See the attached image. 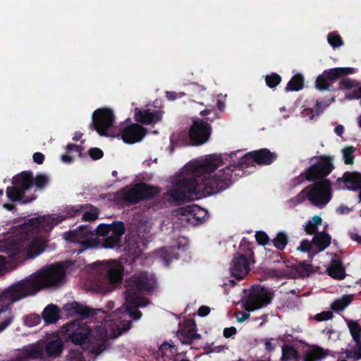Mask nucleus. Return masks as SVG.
Segmentation results:
<instances>
[{"label":"nucleus","mask_w":361,"mask_h":361,"mask_svg":"<svg viewBox=\"0 0 361 361\" xmlns=\"http://www.w3.org/2000/svg\"><path fill=\"white\" fill-rule=\"evenodd\" d=\"M5 265V258L3 256L0 255V273L2 271Z\"/></svg>","instance_id":"nucleus-55"},{"label":"nucleus","mask_w":361,"mask_h":361,"mask_svg":"<svg viewBox=\"0 0 361 361\" xmlns=\"http://www.w3.org/2000/svg\"><path fill=\"white\" fill-rule=\"evenodd\" d=\"M210 309L206 306H202L198 310V314L201 317H205L209 314Z\"/></svg>","instance_id":"nucleus-50"},{"label":"nucleus","mask_w":361,"mask_h":361,"mask_svg":"<svg viewBox=\"0 0 361 361\" xmlns=\"http://www.w3.org/2000/svg\"><path fill=\"white\" fill-rule=\"evenodd\" d=\"M73 159L72 156L63 154L61 156V160L65 163H71Z\"/></svg>","instance_id":"nucleus-51"},{"label":"nucleus","mask_w":361,"mask_h":361,"mask_svg":"<svg viewBox=\"0 0 361 361\" xmlns=\"http://www.w3.org/2000/svg\"><path fill=\"white\" fill-rule=\"evenodd\" d=\"M81 136H82L81 133H76L75 135L73 137V140H78L81 137Z\"/></svg>","instance_id":"nucleus-63"},{"label":"nucleus","mask_w":361,"mask_h":361,"mask_svg":"<svg viewBox=\"0 0 361 361\" xmlns=\"http://www.w3.org/2000/svg\"><path fill=\"white\" fill-rule=\"evenodd\" d=\"M338 209L341 214H345L350 211V209L347 207H340Z\"/></svg>","instance_id":"nucleus-57"},{"label":"nucleus","mask_w":361,"mask_h":361,"mask_svg":"<svg viewBox=\"0 0 361 361\" xmlns=\"http://www.w3.org/2000/svg\"><path fill=\"white\" fill-rule=\"evenodd\" d=\"M155 286L156 281L152 275L141 274L131 279L126 294V304L116 311L119 312V317L123 323L125 319L130 322V317L135 319H140L141 312L136 307L147 305V300L140 297L135 288L138 290H150Z\"/></svg>","instance_id":"nucleus-4"},{"label":"nucleus","mask_w":361,"mask_h":361,"mask_svg":"<svg viewBox=\"0 0 361 361\" xmlns=\"http://www.w3.org/2000/svg\"><path fill=\"white\" fill-rule=\"evenodd\" d=\"M160 190L157 187L145 183L137 184L124 191L125 199L130 202H137L141 200L152 197L158 195Z\"/></svg>","instance_id":"nucleus-12"},{"label":"nucleus","mask_w":361,"mask_h":361,"mask_svg":"<svg viewBox=\"0 0 361 361\" xmlns=\"http://www.w3.org/2000/svg\"><path fill=\"white\" fill-rule=\"evenodd\" d=\"M271 299V295L268 290L262 287L255 288L244 301L243 307L247 312L254 311L269 304Z\"/></svg>","instance_id":"nucleus-11"},{"label":"nucleus","mask_w":361,"mask_h":361,"mask_svg":"<svg viewBox=\"0 0 361 361\" xmlns=\"http://www.w3.org/2000/svg\"><path fill=\"white\" fill-rule=\"evenodd\" d=\"M12 320L13 319L11 315L6 317L4 321L0 322V332L4 331L7 326H8L11 324Z\"/></svg>","instance_id":"nucleus-46"},{"label":"nucleus","mask_w":361,"mask_h":361,"mask_svg":"<svg viewBox=\"0 0 361 361\" xmlns=\"http://www.w3.org/2000/svg\"><path fill=\"white\" fill-rule=\"evenodd\" d=\"M327 354V350H324L319 347H313L305 353L303 361H318L324 357Z\"/></svg>","instance_id":"nucleus-22"},{"label":"nucleus","mask_w":361,"mask_h":361,"mask_svg":"<svg viewBox=\"0 0 361 361\" xmlns=\"http://www.w3.org/2000/svg\"><path fill=\"white\" fill-rule=\"evenodd\" d=\"M303 87V77L300 74L295 75L288 83L286 91H298Z\"/></svg>","instance_id":"nucleus-28"},{"label":"nucleus","mask_w":361,"mask_h":361,"mask_svg":"<svg viewBox=\"0 0 361 361\" xmlns=\"http://www.w3.org/2000/svg\"><path fill=\"white\" fill-rule=\"evenodd\" d=\"M276 159V155L267 149L247 153L243 155L240 152H233L227 155L225 161L231 164L224 169L216 171L224 162L221 155H210L204 159L190 161L181 169V176L176 183L168 186L169 195L176 201L193 199V195H209L218 192L227 183L233 169L246 164L250 160L261 164H269Z\"/></svg>","instance_id":"nucleus-1"},{"label":"nucleus","mask_w":361,"mask_h":361,"mask_svg":"<svg viewBox=\"0 0 361 361\" xmlns=\"http://www.w3.org/2000/svg\"><path fill=\"white\" fill-rule=\"evenodd\" d=\"M98 212L96 208H90L82 214V219L85 221H94L97 218Z\"/></svg>","instance_id":"nucleus-38"},{"label":"nucleus","mask_w":361,"mask_h":361,"mask_svg":"<svg viewBox=\"0 0 361 361\" xmlns=\"http://www.w3.org/2000/svg\"><path fill=\"white\" fill-rule=\"evenodd\" d=\"M332 317H333L332 313L329 311H326V312H323L319 314H317L315 316V318L318 321H325V320L330 319Z\"/></svg>","instance_id":"nucleus-44"},{"label":"nucleus","mask_w":361,"mask_h":361,"mask_svg":"<svg viewBox=\"0 0 361 361\" xmlns=\"http://www.w3.org/2000/svg\"><path fill=\"white\" fill-rule=\"evenodd\" d=\"M359 127L361 128V114L357 118Z\"/></svg>","instance_id":"nucleus-64"},{"label":"nucleus","mask_w":361,"mask_h":361,"mask_svg":"<svg viewBox=\"0 0 361 361\" xmlns=\"http://www.w3.org/2000/svg\"><path fill=\"white\" fill-rule=\"evenodd\" d=\"M322 106H321V104L320 103H317V105H316V107H315V111L317 112H319L321 111L322 109Z\"/></svg>","instance_id":"nucleus-62"},{"label":"nucleus","mask_w":361,"mask_h":361,"mask_svg":"<svg viewBox=\"0 0 361 361\" xmlns=\"http://www.w3.org/2000/svg\"><path fill=\"white\" fill-rule=\"evenodd\" d=\"M32 178L27 172H23L13 179V187H8L6 195L11 201H22L25 203L30 202L35 197L26 198L25 192L32 185Z\"/></svg>","instance_id":"nucleus-7"},{"label":"nucleus","mask_w":361,"mask_h":361,"mask_svg":"<svg viewBox=\"0 0 361 361\" xmlns=\"http://www.w3.org/2000/svg\"><path fill=\"white\" fill-rule=\"evenodd\" d=\"M351 238L359 243H361V236L357 233H353L351 235Z\"/></svg>","instance_id":"nucleus-54"},{"label":"nucleus","mask_w":361,"mask_h":361,"mask_svg":"<svg viewBox=\"0 0 361 361\" xmlns=\"http://www.w3.org/2000/svg\"><path fill=\"white\" fill-rule=\"evenodd\" d=\"M344 184L348 190H357L361 188V174L349 173L345 176Z\"/></svg>","instance_id":"nucleus-24"},{"label":"nucleus","mask_w":361,"mask_h":361,"mask_svg":"<svg viewBox=\"0 0 361 361\" xmlns=\"http://www.w3.org/2000/svg\"><path fill=\"white\" fill-rule=\"evenodd\" d=\"M313 239L314 245L317 247L315 252L324 250L331 243V237L324 232L316 234Z\"/></svg>","instance_id":"nucleus-23"},{"label":"nucleus","mask_w":361,"mask_h":361,"mask_svg":"<svg viewBox=\"0 0 361 361\" xmlns=\"http://www.w3.org/2000/svg\"><path fill=\"white\" fill-rule=\"evenodd\" d=\"M66 311L68 312L70 314H73L74 313H82L80 310V307L77 303H71L68 304L65 306Z\"/></svg>","instance_id":"nucleus-42"},{"label":"nucleus","mask_w":361,"mask_h":361,"mask_svg":"<svg viewBox=\"0 0 361 361\" xmlns=\"http://www.w3.org/2000/svg\"><path fill=\"white\" fill-rule=\"evenodd\" d=\"M64 275V269L59 264H53L41 269L0 294V312L13 302L33 295L40 289L61 285L63 281Z\"/></svg>","instance_id":"nucleus-2"},{"label":"nucleus","mask_w":361,"mask_h":361,"mask_svg":"<svg viewBox=\"0 0 361 361\" xmlns=\"http://www.w3.org/2000/svg\"><path fill=\"white\" fill-rule=\"evenodd\" d=\"M67 149L68 152L72 149H75L76 151H78V147L75 145H68L67 146Z\"/></svg>","instance_id":"nucleus-59"},{"label":"nucleus","mask_w":361,"mask_h":361,"mask_svg":"<svg viewBox=\"0 0 361 361\" xmlns=\"http://www.w3.org/2000/svg\"><path fill=\"white\" fill-rule=\"evenodd\" d=\"M281 82V77L277 74H271L266 77V82L270 87H274Z\"/></svg>","instance_id":"nucleus-40"},{"label":"nucleus","mask_w":361,"mask_h":361,"mask_svg":"<svg viewBox=\"0 0 361 361\" xmlns=\"http://www.w3.org/2000/svg\"><path fill=\"white\" fill-rule=\"evenodd\" d=\"M328 42L334 48L343 44V42L340 36L335 33H331L329 35Z\"/></svg>","instance_id":"nucleus-39"},{"label":"nucleus","mask_w":361,"mask_h":361,"mask_svg":"<svg viewBox=\"0 0 361 361\" xmlns=\"http://www.w3.org/2000/svg\"><path fill=\"white\" fill-rule=\"evenodd\" d=\"M297 250L303 252H309L312 255L318 253L319 252H315L317 250V247L314 245V239L312 242L304 240L301 241L300 245L297 247Z\"/></svg>","instance_id":"nucleus-30"},{"label":"nucleus","mask_w":361,"mask_h":361,"mask_svg":"<svg viewBox=\"0 0 361 361\" xmlns=\"http://www.w3.org/2000/svg\"><path fill=\"white\" fill-rule=\"evenodd\" d=\"M103 271L105 273L106 287L102 289L104 292H109L116 288L122 281L123 276V267L118 261H107L103 264Z\"/></svg>","instance_id":"nucleus-10"},{"label":"nucleus","mask_w":361,"mask_h":361,"mask_svg":"<svg viewBox=\"0 0 361 361\" xmlns=\"http://www.w3.org/2000/svg\"><path fill=\"white\" fill-rule=\"evenodd\" d=\"M3 207L8 210H11L13 208V206L10 204H4Z\"/></svg>","instance_id":"nucleus-61"},{"label":"nucleus","mask_w":361,"mask_h":361,"mask_svg":"<svg viewBox=\"0 0 361 361\" xmlns=\"http://www.w3.org/2000/svg\"><path fill=\"white\" fill-rule=\"evenodd\" d=\"M75 213L76 211L69 210L66 213L59 215L42 216L37 219H32L20 227V232L23 234H27L28 231L32 232L34 230L49 231L51 230L55 225H57L66 218L74 216Z\"/></svg>","instance_id":"nucleus-6"},{"label":"nucleus","mask_w":361,"mask_h":361,"mask_svg":"<svg viewBox=\"0 0 361 361\" xmlns=\"http://www.w3.org/2000/svg\"><path fill=\"white\" fill-rule=\"evenodd\" d=\"M26 355L30 358H38L42 357L43 355V350L41 346L38 345H31L26 350Z\"/></svg>","instance_id":"nucleus-33"},{"label":"nucleus","mask_w":361,"mask_h":361,"mask_svg":"<svg viewBox=\"0 0 361 361\" xmlns=\"http://www.w3.org/2000/svg\"><path fill=\"white\" fill-rule=\"evenodd\" d=\"M135 119L145 124L156 123L161 119V115L159 112H151L149 110L140 111L135 109Z\"/></svg>","instance_id":"nucleus-20"},{"label":"nucleus","mask_w":361,"mask_h":361,"mask_svg":"<svg viewBox=\"0 0 361 361\" xmlns=\"http://www.w3.org/2000/svg\"><path fill=\"white\" fill-rule=\"evenodd\" d=\"M236 333V329L234 327L226 328L224 330V335L225 337H230Z\"/></svg>","instance_id":"nucleus-49"},{"label":"nucleus","mask_w":361,"mask_h":361,"mask_svg":"<svg viewBox=\"0 0 361 361\" xmlns=\"http://www.w3.org/2000/svg\"><path fill=\"white\" fill-rule=\"evenodd\" d=\"M331 170V160L326 157H320L318 161L309 169L306 177L307 180L312 181L327 176Z\"/></svg>","instance_id":"nucleus-16"},{"label":"nucleus","mask_w":361,"mask_h":361,"mask_svg":"<svg viewBox=\"0 0 361 361\" xmlns=\"http://www.w3.org/2000/svg\"><path fill=\"white\" fill-rule=\"evenodd\" d=\"M255 238L257 241L260 245H265L269 240L268 235L264 232L262 231L257 232V233L255 234Z\"/></svg>","instance_id":"nucleus-43"},{"label":"nucleus","mask_w":361,"mask_h":361,"mask_svg":"<svg viewBox=\"0 0 361 361\" xmlns=\"http://www.w3.org/2000/svg\"><path fill=\"white\" fill-rule=\"evenodd\" d=\"M114 116L111 110L99 109L93 114L94 129L100 135H109V130L113 126Z\"/></svg>","instance_id":"nucleus-13"},{"label":"nucleus","mask_w":361,"mask_h":361,"mask_svg":"<svg viewBox=\"0 0 361 361\" xmlns=\"http://www.w3.org/2000/svg\"><path fill=\"white\" fill-rule=\"evenodd\" d=\"M329 276L336 279H342L345 276V270L338 259H333L327 269Z\"/></svg>","instance_id":"nucleus-21"},{"label":"nucleus","mask_w":361,"mask_h":361,"mask_svg":"<svg viewBox=\"0 0 361 361\" xmlns=\"http://www.w3.org/2000/svg\"><path fill=\"white\" fill-rule=\"evenodd\" d=\"M90 156L94 159H100L103 156V152L99 148H93L89 151Z\"/></svg>","instance_id":"nucleus-45"},{"label":"nucleus","mask_w":361,"mask_h":361,"mask_svg":"<svg viewBox=\"0 0 361 361\" xmlns=\"http://www.w3.org/2000/svg\"><path fill=\"white\" fill-rule=\"evenodd\" d=\"M297 357L296 350L291 346L285 345L282 348L283 361H292Z\"/></svg>","instance_id":"nucleus-32"},{"label":"nucleus","mask_w":361,"mask_h":361,"mask_svg":"<svg viewBox=\"0 0 361 361\" xmlns=\"http://www.w3.org/2000/svg\"><path fill=\"white\" fill-rule=\"evenodd\" d=\"M288 241V235L283 231L277 233L276 238L273 240L274 245L279 250H283Z\"/></svg>","instance_id":"nucleus-31"},{"label":"nucleus","mask_w":361,"mask_h":361,"mask_svg":"<svg viewBox=\"0 0 361 361\" xmlns=\"http://www.w3.org/2000/svg\"><path fill=\"white\" fill-rule=\"evenodd\" d=\"M190 138L195 145H201L207 141L210 135V128L207 123L197 119L193 121L190 128Z\"/></svg>","instance_id":"nucleus-17"},{"label":"nucleus","mask_w":361,"mask_h":361,"mask_svg":"<svg viewBox=\"0 0 361 361\" xmlns=\"http://www.w3.org/2000/svg\"><path fill=\"white\" fill-rule=\"evenodd\" d=\"M355 148L349 147L342 150L343 159L346 164H353L354 162L353 153Z\"/></svg>","instance_id":"nucleus-34"},{"label":"nucleus","mask_w":361,"mask_h":361,"mask_svg":"<svg viewBox=\"0 0 361 361\" xmlns=\"http://www.w3.org/2000/svg\"><path fill=\"white\" fill-rule=\"evenodd\" d=\"M360 93H359V92H358V93H356L354 96L348 95V96L346 97V98H347V99H358V98H360V105H361V97H360Z\"/></svg>","instance_id":"nucleus-58"},{"label":"nucleus","mask_w":361,"mask_h":361,"mask_svg":"<svg viewBox=\"0 0 361 361\" xmlns=\"http://www.w3.org/2000/svg\"><path fill=\"white\" fill-rule=\"evenodd\" d=\"M322 219L319 216H314L311 220L307 221L305 226V230L307 234H312L316 232L317 226L321 225Z\"/></svg>","instance_id":"nucleus-29"},{"label":"nucleus","mask_w":361,"mask_h":361,"mask_svg":"<svg viewBox=\"0 0 361 361\" xmlns=\"http://www.w3.org/2000/svg\"><path fill=\"white\" fill-rule=\"evenodd\" d=\"M119 317V312H114L106 319L104 322L97 326L91 333L87 325L75 322L68 324L63 326L70 339L78 344L82 343L89 335L96 340L106 341L121 336L130 328V322Z\"/></svg>","instance_id":"nucleus-3"},{"label":"nucleus","mask_w":361,"mask_h":361,"mask_svg":"<svg viewBox=\"0 0 361 361\" xmlns=\"http://www.w3.org/2000/svg\"><path fill=\"white\" fill-rule=\"evenodd\" d=\"M343 131L344 127L342 125H338L335 128V133L338 135H341L343 133Z\"/></svg>","instance_id":"nucleus-52"},{"label":"nucleus","mask_w":361,"mask_h":361,"mask_svg":"<svg viewBox=\"0 0 361 361\" xmlns=\"http://www.w3.org/2000/svg\"><path fill=\"white\" fill-rule=\"evenodd\" d=\"M339 85L340 88L343 90H350L358 87V84L350 78L343 79Z\"/></svg>","instance_id":"nucleus-36"},{"label":"nucleus","mask_w":361,"mask_h":361,"mask_svg":"<svg viewBox=\"0 0 361 361\" xmlns=\"http://www.w3.org/2000/svg\"><path fill=\"white\" fill-rule=\"evenodd\" d=\"M347 357L349 358H352L355 360H359L361 358V342H356L355 349L353 350H349L347 352Z\"/></svg>","instance_id":"nucleus-37"},{"label":"nucleus","mask_w":361,"mask_h":361,"mask_svg":"<svg viewBox=\"0 0 361 361\" xmlns=\"http://www.w3.org/2000/svg\"><path fill=\"white\" fill-rule=\"evenodd\" d=\"M42 317L46 322L54 323L59 319V310L55 305H49L44 310Z\"/></svg>","instance_id":"nucleus-26"},{"label":"nucleus","mask_w":361,"mask_h":361,"mask_svg":"<svg viewBox=\"0 0 361 361\" xmlns=\"http://www.w3.org/2000/svg\"><path fill=\"white\" fill-rule=\"evenodd\" d=\"M145 135L143 128L137 124H133L124 129L122 133V139L126 143L133 144L140 141Z\"/></svg>","instance_id":"nucleus-19"},{"label":"nucleus","mask_w":361,"mask_h":361,"mask_svg":"<svg viewBox=\"0 0 361 361\" xmlns=\"http://www.w3.org/2000/svg\"><path fill=\"white\" fill-rule=\"evenodd\" d=\"M250 317L249 312H238L235 314L236 319L238 322H243L247 319Z\"/></svg>","instance_id":"nucleus-47"},{"label":"nucleus","mask_w":361,"mask_h":361,"mask_svg":"<svg viewBox=\"0 0 361 361\" xmlns=\"http://www.w3.org/2000/svg\"><path fill=\"white\" fill-rule=\"evenodd\" d=\"M330 185L327 180H323L320 183L316 184L313 188H308L303 190L299 195V197L302 200L305 196L315 206L324 207L331 199V193L329 191Z\"/></svg>","instance_id":"nucleus-8"},{"label":"nucleus","mask_w":361,"mask_h":361,"mask_svg":"<svg viewBox=\"0 0 361 361\" xmlns=\"http://www.w3.org/2000/svg\"><path fill=\"white\" fill-rule=\"evenodd\" d=\"M231 274L237 279H243L250 271V264L247 258L238 255L234 257L231 265Z\"/></svg>","instance_id":"nucleus-18"},{"label":"nucleus","mask_w":361,"mask_h":361,"mask_svg":"<svg viewBox=\"0 0 361 361\" xmlns=\"http://www.w3.org/2000/svg\"><path fill=\"white\" fill-rule=\"evenodd\" d=\"M30 319H33V320H34L35 324H37V323L39 322V320H40L39 317L38 316H36V315H32V316H30Z\"/></svg>","instance_id":"nucleus-60"},{"label":"nucleus","mask_w":361,"mask_h":361,"mask_svg":"<svg viewBox=\"0 0 361 361\" xmlns=\"http://www.w3.org/2000/svg\"><path fill=\"white\" fill-rule=\"evenodd\" d=\"M44 155L40 152H35L33 154V160L38 164H42L44 161Z\"/></svg>","instance_id":"nucleus-48"},{"label":"nucleus","mask_w":361,"mask_h":361,"mask_svg":"<svg viewBox=\"0 0 361 361\" xmlns=\"http://www.w3.org/2000/svg\"><path fill=\"white\" fill-rule=\"evenodd\" d=\"M63 349V341L60 338L49 341L46 345V353L49 356L59 355Z\"/></svg>","instance_id":"nucleus-25"},{"label":"nucleus","mask_w":361,"mask_h":361,"mask_svg":"<svg viewBox=\"0 0 361 361\" xmlns=\"http://www.w3.org/2000/svg\"><path fill=\"white\" fill-rule=\"evenodd\" d=\"M353 297L352 295H346L335 300L331 305L332 310L337 312L343 310L351 302Z\"/></svg>","instance_id":"nucleus-27"},{"label":"nucleus","mask_w":361,"mask_h":361,"mask_svg":"<svg viewBox=\"0 0 361 361\" xmlns=\"http://www.w3.org/2000/svg\"><path fill=\"white\" fill-rule=\"evenodd\" d=\"M348 327L350 329V334L353 337L355 342H359L361 339L360 336V327L357 323L354 322H350L348 323Z\"/></svg>","instance_id":"nucleus-35"},{"label":"nucleus","mask_w":361,"mask_h":361,"mask_svg":"<svg viewBox=\"0 0 361 361\" xmlns=\"http://www.w3.org/2000/svg\"><path fill=\"white\" fill-rule=\"evenodd\" d=\"M166 95L168 99L173 100L176 99V93L172 92H167Z\"/></svg>","instance_id":"nucleus-53"},{"label":"nucleus","mask_w":361,"mask_h":361,"mask_svg":"<svg viewBox=\"0 0 361 361\" xmlns=\"http://www.w3.org/2000/svg\"><path fill=\"white\" fill-rule=\"evenodd\" d=\"M44 240L37 237L23 238L14 236L0 240V250L6 253L9 257L17 255L23 248L27 257L32 258L39 255L44 250Z\"/></svg>","instance_id":"nucleus-5"},{"label":"nucleus","mask_w":361,"mask_h":361,"mask_svg":"<svg viewBox=\"0 0 361 361\" xmlns=\"http://www.w3.org/2000/svg\"><path fill=\"white\" fill-rule=\"evenodd\" d=\"M353 73L351 68H335L324 71L316 80V87L320 90H328L330 87V82L336 80L341 75Z\"/></svg>","instance_id":"nucleus-15"},{"label":"nucleus","mask_w":361,"mask_h":361,"mask_svg":"<svg viewBox=\"0 0 361 361\" xmlns=\"http://www.w3.org/2000/svg\"><path fill=\"white\" fill-rule=\"evenodd\" d=\"M124 231V225L121 222H115L112 224H100L97 228L98 235L106 236L103 244V247L105 248H112L117 245Z\"/></svg>","instance_id":"nucleus-9"},{"label":"nucleus","mask_w":361,"mask_h":361,"mask_svg":"<svg viewBox=\"0 0 361 361\" xmlns=\"http://www.w3.org/2000/svg\"><path fill=\"white\" fill-rule=\"evenodd\" d=\"M265 345H266V348L268 350H271L273 349L272 343H271V340H267L266 342H265Z\"/></svg>","instance_id":"nucleus-56"},{"label":"nucleus","mask_w":361,"mask_h":361,"mask_svg":"<svg viewBox=\"0 0 361 361\" xmlns=\"http://www.w3.org/2000/svg\"><path fill=\"white\" fill-rule=\"evenodd\" d=\"M49 182V178L45 175H39L35 180V185L41 188L46 185Z\"/></svg>","instance_id":"nucleus-41"},{"label":"nucleus","mask_w":361,"mask_h":361,"mask_svg":"<svg viewBox=\"0 0 361 361\" xmlns=\"http://www.w3.org/2000/svg\"><path fill=\"white\" fill-rule=\"evenodd\" d=\"M64 238L73 243L82 245L84 248L78 250L79 252L84 249L93 246L94 244V234L86 226L79 227L74 231L65 233Z\"/></svg>","instance_id":"nucleus-14"}]
</instances>
